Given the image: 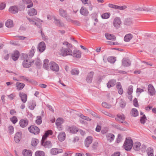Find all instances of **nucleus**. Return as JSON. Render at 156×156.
Instances as JSON below:
<instances>
[{
	"label": "nucleus",
	"mask_w": 156,
	"mask_h": 156,
	"mask_svg": "<svg viewBox=\"0 0 156 156\" xmlns=\"http://www.w3.org/2000/svg\"><path fill=\"white\" fill-rule=\"evenodd\" d=\"M133 142L130 137L126 138L123 146V148L126 151H130L133 146Z\"/></svg>",
	"instance_id": "f257e3e1"
},
{
	"label": "nucleus",
	"mask_w": 156,
	"mask_h": 156,
	"mask_svg": "<svg viewBox=\"0 0 156 156\" xmlns=\"http://www.w3.org/2000/svg\"><path fill=\"white\" fill-rule=\"evenodd\" d=\"M59 54L63 56L72 55V51L71 49L69 48H62L58 52Z\"/></svg>",
	"instance_id": "f03ea898"
},
{
	"label": "nucleus",
	"mask_w": 156,
	"mask_h": 156,
	"mask_svg": "<svg viewBox=\"0 0 156 156\" xmlns=\"http://www.w3.org/2000/svg\"><path fill=\"white\" fill-rule=\"evenodd\" d=\"M23 57V66L27 68L31 66V64L33 62L30 61L27 55L24 54Z\"/></svg>",
	"instance_id": "7ed1b4c3"
},
{
	"label": "nucleus",
	"mask_w": 156,
	"mask_h": 156,
	"mask_svg": "<svg viewBox=\"0 0 156 156\" xmlns=\"http://www.w3.org/2000/svg\"><path fill=\"white\" fill-rule=\"evenodd\" d=\"M65 122V120L62 118H58L56 120L55 125L59 130H62L63 127L62 124Z\"/></svg>",
	"instance_id": "20e7f679"
},
{
	"label": "nucleus",
	"mask_w": 156,
	"mask_h": 156,
	"mask_svg": "<svg viewBox=\"0 0 156 156\" xmlns=\"http://www.w3.org/2000/svg\"><path fill=\"white\" fill-rule=\"evenodd\" d=\"M132 147L134 150L136 151H140L141 147L143 149V150H145L146 148V146L144 145H141V143L139 142H136L134 144L133 143Z\"/></svg>",
	"instance_id": "39448f33"
},
{
	"label": "nucleus",
	"mask_w": 156,
	"mask_h": 156,
	"mask_svg": "<svg viewBox=\"0 0 156 156\" xmlns=\"http://www.w3.org/2000/svg\"><path fill=\"white\" fill-rule=\"evenodd\" d=\"M66 130L71 133H75L78 131V129L74 126H67Z\"/></svg>",
	"instance_id": "423d86ee"
},
{
	"label": "nucleus",
	"mask_w": 156,
	"mask_h": 156,
	"mask_svg": "<svg viewBox=\"0 0 156 156\" xmlns=\"http://www.w3.org/2000/svg\"><path fill=\"white\" fill-rule=\"evenodd\" d=\"M29 132L34 134H37L40 133L39 129L36 126H32L28 128Z\"/></svg>",
	"instance_id": "0eeeda50"
},
{
	"label": "nucleus",
	"mask_w": 156,
	"mask_h": 156,
	"mask_svg": "<svg viewBox=\"0 0 156 156\" xmlns=\"http://www.w3.org/2000/svg\"><path fill=\"white\" fill-rule=\"evenodd\" d=\"M22 137V133L21 131L16 132L14 137V140L16 143L20 142Z\"/></svg>",
	"instance_id": "6e6552de"
},
{
	"label": "nucleus",
	"mask_w": 156,
	"mask_h": 156,
	"mask_svg": "<svg viewBox=\"0 0 156 156\" xmlns=\"http://www.w3.org/2000/svg\"><path fill=\"white\" fill-rule=\"evenodd\" d=\"M148 92L149 94L151 96L155 94V90L154 86L151 84H149L148 86Z\"/></svg>",
	"instance_id": "1a4fd4ad"
},
{
	"label": "nucleus",
	"mask_w": 156,
	"mask_h": 156,
	"mask_svg": "<svg viewBox=\"0 0 156 156\" xmlns=\"http://www.w3.org/2000/svg\"><path fill=\"white\" fill-rule=\"evenodd\" d=\"M50 68L51 70L55 72H58L59 70L58 65L55 62L51 61L50 62Z\"/></svg>",
	"instance_id": "9d476101"
},
{
	"label": "nucleus",
	"mask_w": 156,
	"mask_h": 156,
	"mask_svg": "<svg viewBox=\"0 0 156 156\" xmlns=\"http://www.w3.org/2000/svg\"><path fill=\"white\" fill-rule=\"evenodd\" d=\"M121 22L119 17H116L113 21V25L116 28L118 29L120 27Z\"/></svg>",
	"instance_id": "9b49d317"
},
{
	"label": "nucleus",
	"mask_w": 156,
	"mask_h": 156,
	"mask_svg": "<svg viewBox=\"0 0 156 156\" xmlns=\"http://www.w3.org/2000/svg\"><path fill=\"white\" fill-rule=\"evenodd\" d=\"M27 19L31 24H34L36 26L39 25V24L41 22V20L37 18L33 19L27 18Z\"/></svg>",
	"instance_id": "f8f14e48"
},
{
	"label": "nucleus",
	"mask_w": 156,
	"mask_h": 156,
	"mask_svg": "<svg viewBox=\"0 0 156 156\" xmlns=\"http://www.w3.org/2000/svg\"><path fill=\"white\" fill-rule=\"evenodd\" d=\"M52 19H53L54 20V22L57 26L60 27H64V24L62 22H61L59 19H57L54 17L50 19V17H49V20H51Z\"/></svg>",
	"instance_id": "ddd939ff"
},
{
	"label": "nucleus",
	"mask_w": 156,
	"mask_h": 156,
	"mask_svg": "<svg viewBox=\"0 0 156 156\" xmlns=\"http://www.w3.org/2000/svg\"><path fill=\"white\" fill-rule=\"evenodd\" d=\"M63 152L62 149H59L56 148H53L51 149L50 153L51 154L55 155L61 153Z\"/></svg>",
	"instance_id": "4468645a"
},
{
	"label": "nucleus",
	"mask_w": 156,
	"mask_h": 156,
	"mask_svg": "<svg viewBox=\"0 0 156 156\" xmlns=\"http://www.w3.org/2000/svg\"><path fill=\"white\" fill-rule=\"evenodd\" d=\"M28 123V121L27 119H22L20 120L19 122L20 126L23 128L26 127Z\"/></svg>",
	"instance_id": "2eb2a0df"
},
{
	"label": "nucleus",
	"mask_w": 156,
	"mask_h": 156,
	"mask_svg": "<svg viewBox=\"0 0 156 156\" xmlns=\"http://www.w3.org/2000/svg\"><path fill=\"white\" fill-rule=\"evenodd\" d=\"M92 142V137L90 136H88L85 139V146L88 147L89 145L91 144Z\"/></svg>",
	"instance_id": "dca6fc26"
},
{
	"label": "nucleus",
	"mask_w": 156,
	"mask_h": 156,
	"mask_svg": "<svg viewBox=\"0 0 156 156\" xmlns=\"http://www.w3.org/2000/svg\"><path fill=\"white\" fill-rule=\"evenodd\" d=\"M45 45L44 42H41L38 44V49L40 52H43L45 49Z\"/></svg>",
	"instance_id": "f3484780"
},
{
	"label": "nucleus",
	"mask_w": 156,
	"mask_h": 156,
	"mask_svg": "<svg viewBox=\"0 0 156 156\" xmlns=\"http://www.w3.org/2000/svg\"><path fill=\"white\" fill-rule=\"evenodd\" d=\"M131 62L128 59L124 58L123 59L122 61V65L126 67H128L130 66Z\"/></svg>",
	"instance_id": "a211bd4d"
},
{
	"label": "nucleus",
	"mask_w": 156,
	"mask_h": 156,
	"mask_svg": "<svg viewBox=\"0 0 156 156\" xmlns=\"http://www.w3.org/2000/svg\"><path fill=\"white\" fill-rule=\"evenodd\" d=\"M58 140L61 142L63 141L66 138V134L64 132H60L58 136Z\"/></svg>",
	"instance_id": "6ab92c4d"
},
{
	"label": "nucleus",
	"mask_w": 156,
	"mask_h": 156,
	"mask_svg": "<svg viewBox=\"0 0 156 156\" xmlns=\"http://www.w3.org/2000/svg\"><path fill=\"white\" fill-rule=\"evenodd\" d=\"M59 12L60 16L66 18L67 19V18L68 16L66 10H64L62 9H59Z\"/></svg>",
	"instance_id": "aec40b11"
},
{
	"label": "nucleus",
	"mask_w": 156,
	"mask_h": 156,
	"mask_svg": "<svg viewBox=\"0 0 156 156\" xmlns=\"http://www.w3.org/2000/svg\"><path fill=\"white\" fill-rule=\"evenodd\" d=\"M19 95L22 101L24 103H25L27 99V94L23 93L20 92L19 93Z\"/></svg>",
	"instance_id": "412c9836"
},
{
	"label": "nucleus",
	"mask_w": 156,
	"mask_h": 156,
	"mask_svg": "<svg viewBox=\"0 0 156 156\" xmlns=\"http://www.w3.org/2000/svg\"><path fill=\"white\" fill-rule=\"evenodd\" d=\"M116 120L120 121L121 123H123V121L125 119V116L123 114H119L117 115V117L115 119Z\"/></svg>",
	"instance_id": "4be33fe9"
},
{
	"label": "nucleus",
	"mask_w": 156,
	"mask_h": 156,
	"mask_svg": "<svg viewBox=\"0 0 156 156\" xmlns=\"http://www.w3.org/2000/svg\"><path fill=\"white\" fill-rule=\"evenodd\" d=\"M80 12L82 15L85 16H87L89 13V12L87 9L84 7H82L81 8L80 10Z\"/></svg>",
	"instance_id": "5701e85b"
},
{
	"label": "nucleus",
	"mask_w": 156,
	"mask_h": 156,
	"mask_svg": "<svg viewBox=\"0 0 156 156\" xmlns=\"http://www.w3.org/2000/svg\"><path fill=\"white\" fill-rule=\"evenodd\" d=\"M94 74V73L92 72H90L88 74L86 79L88 83H90L91 82Z\"/></svg>",
	"instance_id": "b1692460"
},
{
	"label": "nucleus",
	"mask_w": 156,
	"mask_h": 156,
	"mask_svg": "<svg viewBox=\"0 0 156 156\" xmlns=\"http://www.w3.org/2000/svg\"><path fill=\"white\" fill-rule=\"evenodd\" d=\"M81 53L79 51L75 50L73 51L72 55H72L74 57L80 58L81 56Z\"/></svg>",
	"instance_id": "393cba45"
},
{
	"label": "nucleus",
	"mask_w": 156,
	"mask_h": 156,
	"mask_svg": "<svg viewBox=\"0 0 156 156\" xmlns=\"http://www.w3.org/2000/svg\"><path fill=\"white\" fill-rule=\"evenodd\" d=\"M106 137L108 140L110 142H112L114 139L115 136L112 133H108L107 134Z\"/></svg>",
	"instance_id": "a878e982"
},
{
	"label": "nucleus",
	"mask_w": 156,
	"mask_h": 156,
	"mask_svg": "<svg viewBox=\"0 0 156 156\" xmlns=\"http://www.w3.org/2000/svg\"><path fill=\"white\" fill-rule=\"evenodd\" d=\"M19 57V52L18 51H15L12 54V59L14 61L17 60Z\"/></svg>",
	"instance_id": "bb28decb"
},
{
	"label": "nucleus",
	"mask_w": 156,
	"mask_h": 156,
	"mask_svg": "<svg viewBox=\"0 0 156 156\" xmlns=\"http://www.w3.org/2000/svg\"><path fill=\"white\" fill-rule=\"evenodd\" d=\"M105 35L107 40L112 41H115V40L116 37L113 34L107 33L105 34Z\"/></svg>",
	"instance_id": "cd10ccee"
},
{
	"label": "nucleus",
	"mask_w": 156,
	"mask_h": 156,
	"mask_svg": "<svg viewBox=\"0 0 156 156\" xmlns=\"http://www.w3.org/2000/svg\"><path fill=\"white\" fill-rule=\"evenodd\" d=\"M116 80L114 79L110 80L107 83V87L108 88L113 87L115 84Z\"/></svg>",
	"instance_id": "c85d7f7f"
},
{
	"label": "nucleus",
	"mask_w": 156,
	"mask_h": 156,
	"mask_svg": "<svg viewBox=\"0 0 156 156\" xmlns=\"http://www.w3.org/2000/svg\"><path fill=\"white\" fill-rule=\"evenodd\" d=\"M9 11L11 13L15 14L18 12V9L16 6H12L9 8Z\"/></svg>",
	"instance_id": "c756f323"
},
{
	"label": "nucleus",
	"mask_w": 156,
	"mask_h": 156,
	"mask_svg": "<svg viewBox=\"0 0 156 156\" xmlns=\"http://www.w3.org/2000/svg\"><path fill=\"white\" fill-rule=\"evenodd\" d=\"M16 86L17 90H20L23 88L25 86V84L23 83L17 82L16 84Z\"/></svg>",
	"instance_id": "7c9ffc66"
},
{
	"label": "nucleus",
	"mask_w": 156,
	"mask_h": 156,
	"mask_svg": "<svg viewBox=\"0 0 156 156\" xmlns=\"http://www.w3.org/2000/svg\"><path fill=\"white\" fill-rule=\"evenodd\" d=\"M23 154L24 156H32V153L30 150H24L22 151Z\"/></svg>",
	"instance_id": "2f4dec72"
},
{
	"label": "nucleus",
	"mask_w": 156,
	"mask_h": 156,
	"mask_svg": "<svg viewBox=\"0 0 156 156\" xmlns=\"http://www.w3.org/2000/svg\"><path fill=\"white\" fill-rule=\"evenodd\" d=\"M116 87L118 90V92L120 94H122L123 93V90L122 88L121 83L120 82H118Z\"/></svg>",
	"instance_id": "473e14b6"
},
{
	"label": "nucleus",
	"mask_w": 156,
	"mask_h": 156,
	"mask_svg": "<svg viewBox=\"0 0 156 156\" xmlns=\"http://www.w3.org/2000/svg\"><path fill=\"white\" fill-rule=\"evenodd\" d=\"M133 36L131 34H126L124 37V41L126 42L129 41L133 38Z\"/></svg>",
	"instance_id": "72a5a7b5"
},
{
	"label": "nucleus",
	"mask_w": 156,
	"mask_h": 156,
	"mask_svg": "<svg viewBox=\"0 0 156 156\" xmlns=\"http://www.w3.org/2000/svg\"><path fill=\"white\" fill-rule=\"evenodd\" d=\"M28 14L30 16L36 15L37 14V11L34 8L30 9L28 12Z\"/></svg>",
	"instance_id": "f704fd0d"
},
{
	"label": "nucleus",
	"mask_w": 156,
	"mask_h": 156,
	"mask_svg": "<svg viewBox=\"0 0 156 156\" xmlns=\"http://www.w3.org/2000/svg\"><path fill=\"white\" fill-rule=\"evenodd\" d=\"M146 152L148 156H154V150L151 147H148L146 150Z\"/></svg>",
	"instance_id": "c9c22d12"
},
{
	"label": "nucleus",
	"mask_w": 156,
	"mask_h": 156,
	"mask_svg": "<svg viewBox=\"0 0 156 156\" xmlns=\"http://www.w3.org/2000/svg\"><path fill=\"white\" fill-rule=\"evenodd\" d=\"M5 24L8 28L12 27L13 26V22L11 20H8L6 22Z\"/></svg>",
	"instance_id": "e433bc0d"
},
{
	"label": "nucleus",
	"mask_w": 156,
	"mask_h": 156,
	"mask_svg": "<svg viewBox=\"0 0 156 156\" xmlns=\"http://www.w3.org/2000/svg\"><path fill=\"white\" fill-rule=\"evenodd\" d=\"M39 142V140L35 138H32L31 140V145L33 147L36 146Z\"/></svg>",
	"instance_id": "4c0bfd02"
},
{
	"label": "nucleus",
	"mask_w": 156,
	"mask_h": 156,
	"mask_svg": "<svg viewBox=\"0 0 156 156\" xmlns=\"http://www.w3.org/2000/svg\"><path fill=\"white\" fill-rule=\"evenodd\" d=\"M23 1L25 4H29L27 6V8H30L33 5V3L30 0H23Z\"/></svg>",
	"instance_id": "58836bf2"
},
{
	"label": "nucleus",
	"mask_w": 156,
	"mask_h": 156,
	"mask_svg": "<svg viewBox=\"0 0 156 156\" xmlns=\"http://www.w3.org/2000/svg\"><path fill=\"white\" fill-rule=\"evenodd\" d=\"M132 115L134 117H136L138 115V112L136 108H133L131 112Z\"/></svg>",
	"instance_id": "ea45409f"
},
{
	"label": "nucleus",
	"mask_w": 156,
	"mask_h": 156,
	"mask_svg": "<svg viewBox=\"0 0 156 156\" xmlns=\"http://www.w3.org/2000/svg\"><path fill=\"white\" fill-rule=\"evenodd\" d=\"M7 131L8 133L11 134H12L14 133V128L12 126H9L8 128Z\"/></svg>",
	"instance_id": "a19ab883"
},
{
	"label": "nucleus",
	"mask_w": 156,
	"mask_h": 156,
	"mask_svg": "<svg viewBox=\"0 0 156 156\" xmlns=\"http://www.w3.org/2000/svg\"><path fill=\"white\" fill-rule=\"evenodd\" d=\"M49 61L48 59H45L44 61L43 67L46 69H48V67Z\"/></svg>",
	"instance_id": "79ce46f5"
},
{
	"label": "nucleus",
	"mask_w": 156,
	"mask_h": 156,
	"mask_svg": "<svg viewBox=\"0 0 156 156\" xmlns=\"http://www.w3.org/2000/svg\"><path fill=\"white\" fill-rule=\"evenodd\" d=\"M147 120V118L145 115H144L143 116L141 117L140 122V123L143 124H144L145 123Z\"/></svg>",
	"instance_id": "37998d69"
},
{
	"label": "nucleus",
	"mask_w": 156,
	"mask_h": 156,
	"mask_svg": "<svg viewBox=\"0 0 156 156\" xmlns=\"http://www.w3.org/2000/svg\"><path fill=\"white\" fill-rule=\"evenodd\" d=\"M110 16V14L109 13L106 12L102 14L101 17L104 19H107Z\"/></svg>",
	"instance_id": "c03bdc74"
},
{
	"label": "nucleus",
	"mask_w": 156,
	"mask_h": 156,
	"mask_svg": "<svg viewBox=\"0 0 156 156\" xmlns=\"http://www.w3.org/2000/svg\"><path fill=\"white\" fill-rule=\"evenodd\" d=\"M35 122L37 125H40L42 123L41 117L40 116H37L35 120Z\"/></svg>",
	"instance_id": "a18cd8bd"
},
{
	"label": "nucleus",
	"mask_w": 156,
	"mask_h": 156,
	"mask_svg": "<svg viewBox=\"0 0 156 156\" xmlns=\"http://www.w3.org/2000/svg\"><path fill=\"white\" fill-rule=\"evenodd\" d=\"M49 135V130L46 131L43 136L41 141L46 140Z\"/></svg>",
	"instance_id": "49530a36"
},
{
	"label": "nucleus",
	"mask_w": 156,
	"mask_h": 156,
	"mask_svg": "<svg viewBox=\"0 0 156 156\" xmlns=\"http://www.w3.org/2000/svg\"><path fill=\"white\" fill-rule=\"evenodd\" d=\"M44 152L41 151H37L35 153V156H44Z\"/></svg>",
	"instance_id": "de8ad7c7"
},
{
	"label": "nucleus",
	"mask_w": 156,
	"mask_h": 156,
	"mask_svg": "<svg viewBox=\"0 0 156 156\" xmlns=\"http://www.w3.org/2000/svg\"><path fill=\"white\" fill-rule=\"evenodd\" d=\"M108 60L110 63H114L116 60V58L113 57H110L108 58Z\"/></svg>",
	"instance_id": "09e8293b"
},
{
	"label": "nucleus",
	"mask_w": 156,
	"mask_h": 156,
	"mask_svg": "<svg viewBox=\"0 0 156 156\" xmlns=\"http://www.w3.org/2000/svg\"><path fill=\"white\" fill-rule=\"evenodd\" d=\"M102 105L103 107L107 108H110L112 107V105H111L105 102H103L102 103Z\"/></svg>",
	"instance_id": "8fccbe9b"
},
{
	"label": "nucleus",
	"mask_w": 156,
	"mask_h": 156,
	"mask_svg": "<svg viewBox=\"0 0 156 156\" xmlns=\"http://www.w3.org/2000/svg\"><path fill=\"white\" fill-rule=\"evenodd\" d=\"M35 51V48L34 47H32L30 51L29 55L30 56H33Z\"/></svg>",
	"instance_id": "3c124183"
},
{
	"label": "nucleus",
	"mask_w": 156,
	"mask_h": 156,
	"mask_svg": "<svg viewBox=\"0 0 156 156\" xmlns=\"http://www.w3.org/2000/svg\"><path fill=\"white\" fill-rule=\"evenodd\" d=\"M125 24L127 25H130L132 23V21L131 19H127L125 20L124 22Z\"/></svg>",
	"instance_id": "603ef678"
},
{
	"label": "nucleus",
	"mask_w": 156,
	"mask_h": 156,
	"mask_svg": "<svg viewBox=\"0 0 156 156\" xmlns=\"http://www.w3.org/2000/svg\"><path fill=\"white\" fill-rule=\"evenodd\" d=\"M41 145L44 147H48L49 145V142L48 141H41Z\"/></svg>",
	"instance_id": "864d4df0"
},
{
	"label": "nucleus",
	"mask_w": 156,
	"mask_h": 156,
	"mask_svg": "<svg viewBox=\"0 0 156 156\" xmlns=\"http://www.w3.org/2000/svg\"><path fill=\"white\" fill-rule=\"evenodd\" d=\"M10 120L13 124H15L18 121L17 119L15 116H13L10 118Z\"/></svg>",
	"instance_id": "5fc2aeb1"
},
{
	"label": "nucleus",
	"mask_w": 156,
	"mask_h": 156,
	"mask_svg": "<svg viewBox=\"0 0 156 156\" xmlns=\"http://www.w3.org/2000/svg\"><path fill=\"white\" fill-rule=\"evenodd\" d=\"M119 103L120 106L121 108H124L125 107L126 104L125 102L124 101L121 99L120 101L119 102Z\"/></svg>",
	"instance_id": "6e6d98bb"
},
{
	"label": "nucleus",
	"mask_w": 156,
	"mask_h": 156,
	"mask_svg": "<svg viewBox=\"0 0 156 156\" xmlns=\"http://www.w3.org/2000/svg\"><path fill=\"white\" fill-rule=\"evenodd\" d=\"M79 72L78 70L75 69H73L71 71V74L73 75H78L79 73Z\"/></svg>",
	"instance_id": "4d7b16f0"
},
{
	"label": "nucleus",
	"mask_w": 156,
	"mask_h": 156,
	"mask_svg": "<svg viewBox=\"0 0 156 156\" xmlns=\"http://www.w3.org/2000/svg\"><path fill=\"white\" fill-rule=\"evenodd\" d=\"M133 91V87L132 86H130L129 87L127 93L128 94H132Z\"/></svg>",
	"instance_id": "13d9d810"
},
{
	"label": "nucleus",
	"mask_w": 156,
	"mask_h": 156,
	"mask_svg": "<svg viewBox=\"0 0 156 156\" xmlns=\"http://www.w3.org/2000/svg\"><path fill=\"white\" fill-rule=\"evenodd\" d=\"M80 116L82 119L86 120L87 121H90L91 120V119L89 118L88 117L85 116L83 115L82 114H81L80 115Z\"/></svg>",
	"instance_id": "bf43d9fd"
},
{
	"label": "nucleus",
	"mask_w": 156,
	"mask_h": 156,
	"mask_svg": "<svg viewBox=\"0 0 156 156\" xmlns=\"http://www.w3.org/2000/svg\"><path fill=\"white\" fill-rule=\"evenodd\" d=\"M6 6V3L2 2L0 3V10H2L4 9Z\"/></svg>",
	"instance_id": "052dcab7"
},
{
	"label": "nucleus",
	"mask_w": 156,
	"mask_h": 156,
	"mask_svg": "<svg viewBox=\"0 0 156 156\" xmlns=\"http://www.w3.org/2000/svg\"><path fill=\"white\" fill-rule=\"evenodd\" d=\"M133 105L136 107L138 106L139 105L137 99L135 98L133 100Z\"/></svg>",
	"instance_id": "680f3d73"
},
{
	"label": "nucleus",
	"mask_w": 156,
	"mask_h": 156,
	"mask_svg": "<svg viewBox=\"0 0 156 156\" xmlns=\"http://www.w3.org/2000/svg\"><path fill=\"white\" fill-rule=\"evenodd\" d=\"M126 7L125 6H119L117 5L116 9H117L120 10H123L125 9Z\"/></svg>",
	"instance_id": "e2e57ef3"
},
{
	"label": "nucleus",
	"mask_w": 156,
	"mask_h": 156,
	"mask_svg": "<svg viewBox=\"0 0 156 156\" xmlns=\"http://www.w3.org/2000/svg\"><path fill=\"white\" fill-rule=\"evenodd\" d=\"M122 139L121 135L120 134H119L118 135V138L117 139L116 141L117 143H119L121 141Z\"/></svg>",
	"instance_id": "0e129e2a"
},
{
	"label": "nucleus",
	"mask_w": 156,
	"mask_h": 156,
	"mask_svg": "<svg viewBox=\"0 0 156 156\" xmlns=\"http://www.w3.org/2000/svg\"><path fill=\"white\" fill-rule=\"evenodd\" d=\"M9 99L10 100L13 99L15 97V95L14 94H12L8 96Z\"/></svg>",
	"instance_id": "69168bd1"
},
{
	"label": "nucleus",
	"mask_w": 156,
	"mask_h": 156,
	"mask_svg": "<svg viewBox=\"0 0 156 156\" xmlns=\"http://www.w3.org/2000/svg\"><path fill=\"white\" fill-rule=\"evenodd\" d=\"M144 91V90L143 89H142L140 88H138L136 90V92L137 93H139V94L140 93L143 92Z\"/></svg>",
	"instance_id": "338daca9"
},
{
	"label": "nucleus",
	"mask_w": 156,
	"mask_h": 156,
	"mask_svg": "<svg viewBox=\"0 0 156 156\" xmlns=\"http://www.w3.org/2000/svg\"><path fill=\"white\" fill-rule=\"evenodd\" d=\"M117 5L112 4H108V6L110 8L116 9Z\"/></svg>",
	"instance_id": "774afa93"
}]
</instances>
